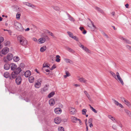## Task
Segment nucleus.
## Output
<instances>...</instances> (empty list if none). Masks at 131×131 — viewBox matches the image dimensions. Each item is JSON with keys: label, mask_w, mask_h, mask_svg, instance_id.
I'll list each match as a JSON object with an SVG mask.
<instances>
[{"label": "nucleus", "mask_w": 131, "mask_h": 131, "mask_svg": "<svg viewBox=\"0 0 131 131\" xmlns=\"http://www.w3.org/2000/svg\"><path fill=\"white\" fill-rule=\"evenodd\" d=\"M14 27L19 31H22L24 30V29L21 24L16 21H14Z\"/></svg>", "instance_id": "nucleus-1"}, {"label": "nucleus", "mask_w": 131, "mask_h": 131, "mask_svg": "<svg viewBox=\"0 0 131 131\" xmlns=\"http://www.w3.org/2000/svg\"><path fill=\"white\" fill-rule=\"evenodd\" d=\"M22 79L20 76L17 77L16 79L15 82L16 84L17 85H20Z\"/></svg>", "instance_id": "nucleus-2"}, {"label": "nucleus", "mask_w": 131, "mask_h": 131, "mask_svg": "<svg viewBox=\"0 0 131 131\" xmlns=\"http://www.w3.org/2000/svg\"><path fill=\"white\" fill-rule=\"evenodd\" d=\"M18 75L14 71L11 74L12 77L10 75V79L12 80L13 79L17 77Z\"/></svg>", "instance_id": "nucleus-3"}, {"label": "nucleus", "mask_w": 131, "mask_h": 131, "mask_svg": "<svg viewBox=\"0 0 131 131\" xmlns=\"http://www.w3.org/2000/svg\"><path fill=\"white\" fill-rule=\"evenodd\" d=\"M9 49L7 47H5L3 48L1 52L2 54L5 55L9 51Z\"/></svg>", "instance_id": "nucleus-4"}, {"label": "nucleus", "mask_w": 131, "mask_h": 131, "mask_svg": "<svg viewBox=\"0 0 131 131\" xmlns=\"http://www.w3.org/2000/svg\"><path fill=\"white\" fill-rule=\"evenodd\" d=\"M68 109L70 114H75L76 109H75L74 108L72 107H69L68 108Z\"/></svg>", "instance_id": "nucleus-5"}, {"label": "nucleus", "mask_w": 131, "mask_h": 131, "mask_svg": "<svg viewBox=\"0 0 131 131\" xmlns=\"http://www.w3.org/2000/svg\"><path fill=\"white\" fill-rule=\"evenodd\" d=\"M54 111L55 113L57 114H60L62 112V110L60 108H55Z\"/></svg>", "instance_id": "nucleus-6"}, {"label": "nucleus", "mask_w": 131, "mask_h": 131, "mask_svg": "<svg viewBox=\"0 0 131 131\" xmlns=\"http://www.w3.org/2000/svg\"><path fill=\"white\" fill-rule=\"evenodd\" d=\"M23 3L24 5L29 7H31L33 9H34L35 7V6L34 5L27 2H23Z\"/></svg>", "instance_id": "nucleus-7"}, {"label": "nucleus", "mask_w": 131, "mask_h": 131, "mask_svg": "<svg viewBox=\"0 0 131 131\" xmlns=\"http://www.w3.org/2000/svg\"><path fill=\"white\" fill-rule=\"evenodd\" d=\"M38 81H39V82H38L36 83L35 85V86L37 88H38L40 87L41 83L42 82L41 79H40Z\"/></svg>", "instance_id": "nucleus-8"}, {"label": "nucleus", "mask_w": 131, "mask_h": 131, "mask_svg": "<svg viewBox=\"0 0 131 131\" xmlns=\"http://www.w3.org/2000/svg\"><path fill=\"white\" fill-rule=\"evenodd\" d=\"M10 65L11 69L12 70L14 71L17 68V65L15 63H11Z\"/></svg>", "instance_id": "nucleus-9"}, {"label": "nucleus", "mask_w": 131, "mask_h": 131, "mask_svg": "<svg viewBox=\"0 0 131 131\" xmlns=\"http://www.w3.org/2000/svg\"><path fill=\"white\" fill-rule=\"evenodd\" d=\"M25 38L22 35H19L17 37V39L19 42H21L22 41V40H24V39Z\"/></svg>", "instance_id": "nucleus-10"}, {"label": "nucleus", "mask_w": 131, "mask_h": 131, "mask_svg": "<svg viewBox=\"0 0 131 131\" xmlns=\"http://www.w3.org/2000/svg\"><path fill=\"white\" fill-rule=\"evenodd\" d=\"M49 85H46L44 87L41 89V92L43 93V92L46 91L48 89V86Z\"/></svg>", "instance_id": "nucleus-11"}, {"label": "nucleus", "mask_w": 131, "mask_h": 131, "mask_svg": "<svg viewBox=\"0 0 131 131\" xmlns=\"http://www.w3.org/2000/svg\"><path fill=\"white\" fill-rule=\"evenodd\" d=\"M119 38L120 39H121V40H124L125 42L126 43L129 44H130L131 43V42L130 41H129L128 40L126 39L125 38L122 37H119Z\"/></svg>", "instance_id": "nucleus-12"}, {"label": "nucleus", "mask_w": 131, "mask_h": 131, "mask_svg": "<svg viewBox=\"0 0 131 131\" xmlns=\"http://www.w3.org/2000/svg\"><path fill=\"white\" fill-rule=\"evenodd\" d=\"M31 73V72L29 70H27L25 73L24 75L26 77L28 78L30 76Z\"/></svg>", "instance_id": "nucleus-13"}, {"label": "nucleus", "mask_w": 131, "mask_h": 131, "mask_svg": "<svg viewBox=\"0 0 131 131\" xmlns=\"http://www.w3.org/2000/svg\"><path fill=\"white\" fill-rule=\"evenodd\" d=\"M20 43L22 46H26L27 43V41L26 40V38L22 40L21 42H19Z\"/></svg>", "instance_id": "nucleus-14"}, {"label": "nucleus", "mask_w": 131, "mask_h": 131, "mask_svg": "<svg viewBox=\"0 0 131 131\" xmlns=\"http://www.w3.org/2000/svg\"><path fill=\"white\" fill-rule=\"evenodd\" d=\"M13 57V56L12 54H8L7 56V59L8 60L10 61L12 59Z\"/></svg>", "instance_id": "nucleus-15"}, {"label": "nucleus", "mask_w": 131, "mask_h": 131, "mask_svg": "<svg viewBox=\"0 0 131 131\" xmlns=\"http://www.w3.org/2000/svg\"><path fill=\"white\" fill-rule=\"evenodd\" d=\"M61 121V119L59 117H57L54 119V122L56 124H59Z\"/></svg>", "instance_id": "nucleus-16"}, {"label": "nucleus", "mask_w": 131, "mask_h": 131, "mask_svg": "<svg viewBox=\"0 0 131 131\" xmlns=\"http://www.w3.org/2000/svg\"><path fill=\"white\" fill-rule=\"evenodd\" d=\"M66 13L67 15L68 19L70 21H75L74 19L67 12H66Z\"/></svg>", "instance_id": "nucleus-17"}, {"label": "nucleus", "mask_w": 131, "mask_h": 131, "mask_svg": "<svg viewBox=\"0 0 131 131\" xmlns=\"http://www.w3.org/2000/svg\"><path fill=\"white\" fill-rule=\"evenodd\" d=\"M10 65L8 63L5 64L4 66V68L6 70H9L10 67Z\"/></svg>", "instance_id": "nucleus-18"}, {"label": "nucleus", "mask_w": 131, "mask_h": 131, "mask_svg": "<svg viewBox=\"0 0 131 131\" xmlns=\"http://www.w3.org/2000/svg\"><path fill=\"white\" fill-rule=\"evenodd\" d=\"M16 69L14 71L16 73L18 74L21 71V69L20 67H18L16 68Z\"/></svg>", "instance_id": "nucleus-19"}, {"label": "nucleus", "mask_w": 131, "mask_h": 131, "mask_svg": "<svg viewBox=\"0 0 131 131\" xmlns=\"http://www.w3.org/2000/svg\"><path fill=\"white\" fill-rule=\"evenodd\" d=\"M114 103L117 106H119L120 107L122 108H123V106L122 105L119 103L118 101L115 100H114Z\"/></svg>", "instance_id": "nucleus-20"}, {"label": "nucleus", "mask_w": 131, "mask_h": 131, "mask_svg": "<svg viewBox=\"0 0 131 131\" xmlns=\"http://www.w3.org/2000/svg\"><path fill=\"white\" fill-rule=\"evenodd\" d=\"M49 102L50 105L51 106L53 105L55 103L54 100V99H50L49 101Z\"/></svg>", "instance_id": "nucleus-21"}, {"label": "nucleus", "mask_w": 131, "mask_h": 131, "mask_svg": "<svg viewBox=\"0 0 131 131\" xmlns=\"http://www.w3.org/2000/svg\"><path fill=\"white\" fill-rule=\"evenodd\" d=\"M4 76L5 78H9L10 79V75L9 73L8 72H5L4 74Z\"/></svg>", "instance_id": "nucleus-22"}, {"label": "nucleus", "mask_w": 131, "mask_h": 131, "mask_svg": "<svg viewBox=\"0 0 131 131\" xmlns=\"http://www.w3.org/2000/svg\"><path fill=\"white\" fill-rule=\"evenodd\" d=\"M38 41L39 42V43H42L45 42V39L43 38H41L38 40Z\"/></svg>", "instance_id": "nucleus-23"}, {"label": "nucleus", "mask_w": 131, "mask_h": 131, "mask_svg": "<svg viewBox=\"0 0 131 131\" xmlns=\"http://www.w3.org/2000/svg\"><path fill=\"white\" fill-rule=\"evenodd\" d=\"M72 121L73 122L76 123L78 121V119L75 117H71Z\"/></svg>", "instance_id": "nucleus-24"}, {"label": "nucleus", "mask_w": 131, "mask_h": 131, "mask_svg": "<svg viewBox=\"0 0 131 131\" xmlns=\"http://www.w3.org/2000/svg\"><path fill=\"white\" fill-rule=\"evenodd\" d=\"M64 60L66 63H73V62L69 59L64 58Z\"/></svg>", "instance_id": "nucleus-25"}, {"label": "nucleus", "mask_w": 131, "mask_h": 131, "mask_svg": "<svg viewBox=\"0 0 131 131\" xmlns=\"http://www.w3.org/2000/svg\"><path fill=\"white\" fill-rule=\"evenodd\" d=\"M13 58L14 60L16 62H17L20 59L19 57L17 56H15Z\"/></svg>", "instance_id": "nucleus-26"}, {"label": "nucleus", "mask_w": 131, "mask_h": 131, "mask_svg": "<svg viewBox=\"0 0 131 131\" xmlns=\"http://www.w3.org/2000/svg\"><path fill=\"white\" fill-rule=\"evenodd\" d=\"M34 78L32 76L30 77L29 78V81L30 83H32L34 81Z\"/></svg>", "instance_id": "nucleus-27"}, {"label": "nucleus", "mask_w": 131, "mask_h": 131, "mask_svg": "<svg viewBox=\"0 0 131 131\" xmlns=\"http://www.w3.org/2000/svg\"><path fill=\"white\" fill-rule=\"evenodd\" d=\"M46 49V47L45 46H44L40 48V50L41 52H43L45 51Z\"/></svg>", "instance_id": "nucleus-28"}, {"label": "nucleus", "mask_w": 131, "mask_h": 131, "mask_svg": "<svg viewBox=\"0 0 131 131\" xmlns=\"http://www.w3.org/2000/svg\"><path fill=\"white\" fill-rule=\"evenodd\" d=\"M66 49L68 50L69 52H71L74 53L75 52L72 49L68 47H66Z\"/></svg>", "instance_id": "nucleus-29"}, {"label": "nucleus", "mask_w": 131, "mask_h": 131, "mask_svg": "<svg viewBox=\"0 0 131 131\" xmlns=\"http://www.w3.org/2000/svg\"><path fill=\"white\" fill-rule=\"evenodd\" d=\"M55 93L54 92H52L50 93L48 95V97L50 98L52 97L54 94Z\"/></svg>", "instance_id": "nucleus-30"}, {"label": "nucleus", "mask_w": 131, "mask_h": 131, "mask_svg": "<svg viewBox=\"0 0 131 131\" xmlns=\"http://www.w3.org/2000/svg\"><path fill=\"white\" fill-rule=\"evenodd\" d=\"M79 80L81 82L85 83L86 81V80L84 78H82L79 79Z\"/></svg>", "instance_id": "nucleus-31"}, {"label": "nucleus", "mask_w": 131, "mask_h": 131, "mask_svg": "<svg viewBox=\"0 0 131 131\" xmlns=\"http://www.w3.org/2000/svg\"><path fill=\"white\" fill-rule=\"evenodd\" d=\"M84 93L85 94L86 96L88 98L89 100H90V95L88 93L87 91H84Z\"/></svg>", "instance_id": "nucleus-32"}, {"label": "nucleus", "mask_w": 131, "mask_h": 131, "mask_svg": "<svg viewBox=\"0 0 131 131\" xmlns=\"http://www.w3.org/2000/svg\"><path fill=\"white\" fill-rule=\"evenodd\" d=\"M125 113L127 114L129 116H131V113L129 110H125Z\"/></svg>", "instance_id": "nucleus-33"}, {"label": "nucleus", "mask_w": 131, "mask_h": 131, "mask_svg": "<svg viewBox=\"0 0 131 131\" xmlns=\"http://www.w3.org/2000/svg\"><path fill=\"white\" fill-rule=\"evenodd\" d=\"M56 61L57 62H59L60 61V59H59L60 56L59 55H57L56 56Z\"/></svg>", "instance_id": "nucleus-34"}, {"label": "nucleus", "mask_w": 131, "mask_h": 131, "mask_svg": "<svg viewBox=\"0 0 131 131\" xmlns=\"http://www.w3.org/2000/svg\"><path fill=\"white\" fill-rule=\"evenodd\" d=\"M124 103L128 107H130L131 106V104L127 100H126V102H124Z\"/></svg>", "instance_id": "nucleus-35"}, {"label": "nucleus", "mask_w": 131, "mask_h": 131, "mask_svg": "<svg viewBox=\"0 0 131 131\" xmlns=\"http://www.w3.org/2000/svg\"><path fill=\"white\" fill-rule=\"evenodd\" d=\"M96 9L98 11L102 13L103 12V11L100 8L97 7H95Z\"/></svg>", "instance_id": "nucleus-36"}, {"label": "nucleus", "mask_w": 131, "mask_h": 131, "mask_svg": "<svg viewBox=\"0 0 131 131\" xmlns=\"http://www.w3.org/2000/svg\"><path fill=\"white\" fill-rule=\"evenodd\" d=\"M89 106H90V108L91 109V110L93 112H94L95 113H97V111L94 109L92 107L91 105H89Z\"/></svg>", "instance_id": "nucleus-37"}, {"label": "nucleus", "mask_w": 131, "mask_h": 131, "mask_svg": "<svg viewBox=\"0 0 131 131\" xmlns=\"http://www.w3.org/2000/svg\"><path fill=\"white\" fill-rule=\"evenodd\" d=\"M67 33L68 34L69 37H71L72 38V37H73L74 36H73L72 33V32H71L70 31H68L67 32Z\"/></svg>", "instance_id": "nucleus-38"}, {"label": "nucleus", "mask_w": 131, "mask_h": 131, "mask_svg": "<svg viewBox=\"0 0 131 131\" xmlns=\"http://www.w3.org/2000/svg\"><path fill=\"white\" fill-rule=\"evenodd\" d=\"M110 73L117 80V78L116 77V74L114 73V72H112V71H110Z\"/></svg>", "instance_id": "nucleus-39"}, {"label": "nucleus", "mask_w": 131, "mask_h": 131, "mask_svg": "<svg viewBox=\"0 0 131 131\" xmlns=\"http://www.w3.org/2000/svg\"><path fill=\"white\" fill-rule=\"evenodd\" d=\"M87 111L86 110V109H83L82 110V113L83 115H85Z\"/></svg>", "instance_id": "nucleus-40"}, {"label": "nucleus", "mask_w": 131, "mask_h": 131, "mask_svg": "<svg viewBox=\"0 0 131 131\" xmlns=\"http://www.w3.org/2000/svg\"><path fill=\"white\" fill-rule=\"evenodd\" d=\"M46 32H47L51 36L53 37H54V36L53 35V34L51 32H50L49 31L47 30H46Z\"/></svg>", "instance_id": "nucleus-41"}, {"label": "nucleus", "mask_w": 131, "mask_h": 131, "mask_svg": "<svg viewBox=\"0 0 131 131\" xmlns=\"http://www.w3.org/2000/svg\"><path fill=\"white\" fill-rule=\"evenodd\" d=\"M83 49L88 53H90V50L86 47H84V48Z\"/></svg>", "instance_id": "nucleus-42"}, {"label": "nucleus", "mask_w": 131, "mask_h": 131, "mask_svg": "<svg viewBox=\"0 0 131 131\" xmlns=\"http://www.w3.org/2000/svg\"><path fill=\"white\" fill-rule=\"evenodd\" d=\"M58 129L59 131H64V128L61 127H59Z\"/></svg>", "instance_id": "nucleus-43"}, {"label": "nucleus", "mask_w": 131, "mask_h": 131, "mask_svg": "<svg viewBox=\"0 0 131 131\" xmlns=\"http://www.w3.org/2000/svg\"><path fill=\"white\" fill-rule=\"evenodd\" d=\"M20 14H19L17 13L16 15V18L18 19H20Z\"/></svg>", "instance_id": "nucleus-44"}, {"label": "nucleus", "mask_w": 131, "mask_h": 131, "mask_svg": "<svg viewBox=\"0 0 131 131\" xmlns=\"http://www.w3.org/2000/svg\"><path fill=\"white\" fill-rule=\"evenodd\" d=\"M4 40V38L3 37H0V43L1 44V43Z\"/></svg>", "instance_id": "nucleus-45"}, {"label": "nucleus", "mask_w": 131, "mask_h": 131, "mask_svg": "<svg viewBox=\"0 0 131 131\" xmlns=\"http://www.w3.org/2000/svg\"><path fill=\"white\" fill-rule=\"evenodd\" d=\"M53 8L54 10H58L59 9V8L57 6H53Z\"/></svg>", "instance_id": "nucleus-46"}, {"label": "nucleus", "mask_w": 131, "mask_h": 131, "mask_svg": "<svg viewBox=\"0 0 131 131\" xmlns=\"http://www.w3.org/2000/svg\"><path fill=\"white\" fill-rule=\"evenodd\" d=\"M118 80L120 82H121V84L123 85H124V82H123V80L121 78H119V79H118Z\"/></svg>", "instance_id": "nucleus-47"}, {"label": "nucleus", "mask_w": 131, "mask_h": 131, "mask_svg": "<svg viewBox=\"0 0 131 131\" xmlns=\"http://www.w3.org/2000/svg\"><path fill=\"white\" fill-rule=\"evenodd\" d=\"M72 38L77 41H79L78 39L75 36H74Z\"/></svg>", "instance_id": "nucleus-48"}, {"label": "nucleus", "mask_w": 131, "mask_h": 131, "mask_svg": "<svg viewBox=\"0 0 131 131\" xmlns=\"http://www.w3.org/2000/svg\"><path fill=\"white\" fill-rule=\"evenodd\" d=\"M10 44V42L8 41H7L5 43V46H8Z\"/></svg>", "instance_id": "nucleus-49"}, {"label": "nucleus", "mask_w": 131, "mask_h": 131, "mask_svg": "<svg viewBox=\"0 0 131 131\" xmlns=\"http://www.w3.org/2000/svg\"><path fill=\"white\" fill-rule=\"evenodd\" d=\"M120 98L121 100L124 102H126V100L125 99V98H124V97H120Z\"/></svg>", "instance_id": "nucleus-50"}, {"label": "nucleus", "mask_w": 131, "mask_h": 131, "mask_svg": "<svg viewBox=\"0 0 131 131\" xmlns=\"http://www.w3.org/2000/svg\"><path fill=\"white\" fill-rule=\"evenodd\" d=\"M112 128L114 130H117V127L116 126V125H113L112 126Z\"/></svg>", "instance_id": "nucleus-51"}, {"label": "nucleus", "mask_w": 131, "mask_h": 131, "mask_svg": "<svg viewBox=\"0 0 131 131\" xmlns=\"http://www.w3.org/2000/svg\"><path fill=\"white\" fill-rule=\"evenodd\" d=\"M47 67L48 68H50L49 66H48V65L46 63H44L43 65V67L45 68V67Z\"/></svg>", "instance_id": "nucleus-52"}, {"label": "nucleus", "mask_w": 131, "mask_h": 131, "mask_svg": "<svg viewBox=\"0 0 131 131\" xmlns=\"http://www.w3.org/2000/svg\"><path fill=\"white\" fill-rule=\"evenodd\" d=\"M56 66L55 65H54V64L52 66V67L50 69V70H52L54 69L55 68H56Z\"/></svg>", "instance_id": "nucleus-53"}, {"label": "nucleus", "mask_w": 131, "mask_h": 131, "mask_svg": "<svg viewBox=\"0 0 131 131\" xmlns=\"http://www.w3.org/2000/svg\"><path fill=\"white\" fill-rule=\"evenodd\" d=\"M126 48L128 49L129 50L131 49V47L128 45H127L126 46Z\"/></svg>", "instance_id": "nucleus-54"}, {"label": "nucleus", "mask_w": 131, "mask_h": 131, "mask_svg": "<svg viewBox=\"0 0 131 131\" xmlns=\"http://www.w3.org/2000/svg\"><path fill=\"white\" fill-rule=\"evenodd\" d=\"M79 46L80 47H81L83 49L84 48V46L82 45L81 43H80V45H79Z\"/></svg>", "instance_id": "nucleus-55"}, {"label": "nucleus", "mask_w": 131, "mask_h": 131, "mask_svg": "<svg viewBox=\"0 0 131 131\" xmlns=\"http://www.w3.org/2000/svg\"><path fill=\"white\" fill-rule=\"evenodd\" d=\"M92 118H90L89 120V123L90 124L92 123Z\"/></svg>", "instance_id": "nucleus-56"}, {"label": "nucleus", "mask_w": 131, "mask_h": 131, "mask_svg": "<svg viewBox=\"0 0 131 131\" xmlns=\"http://www.w3.org/2000/svg\"><path fill=\"white\" fill-rule=\"evenodd\" d=\"M79 29L82 31L84 29V28L83 27H79Z\"/></svg>", "instance_id": "nucleus-57"}, {"label": "nucleus", "mask_w": 131, "mask_h": 131, "mask_svg": "<svg viewBox=\"0 0 131 131\" xmlns=\"http://www.w3.org/2000/svg\"><path fill=\"white\" fill-rule=\"evenodd\" d=\"M66 74L67 76L69 77L70 76V74L68 72H66Z\"/></svg>", "instance_id": "nucleus-58"}, {"label": "nucleus", "mask_w": 131, "mask_h": 131, "mask_svg": "<svg viewBox=\"0 0 131 131\" xmlns=\"http://www.w3.org/2000/svg\"><path fill=\"white\" fill-rule=\"evenodd\" d=\"M108 118L111 119V120L113 118V117L111 115H109L108 116Z\"/></svg>", "instance_id": "nucleus-59"}, {"label": "nucleus", "mask_w": 131, "mask_h": 131, "mask_svg": "<svg viewBox=\"0 0 131 131\" xmlns=\"http://www.w3.org/2000/svg\"><path fill=\"white\" fill-rule=\"evenodd\" d=\"M103 35H104V36H105L107 38H108V36H107V35L105 33H104Z\"/></svg>", "instance_id": "nucleus-60"}, {"label": "nucleus", "mask_w": 131, "mask_h": 131, "mask_svg": "<svg viewBox=\"0 0 131 131\" xmlns=\"http://www.w3.org/2000/svg\"><path fill=\"white\" fill-rule=\"evenodd\" d=\"M86 31L84 29L83 30V32L82 33L84 34H85L86 33Z\"/></svg>", "instance_id": "nucleus-61"}, {"label": "nucleus", "mask_w": 131, "mask_h": 131, "mask_svg": "<svg viewBox=\"0 0 131 131\" xmlns=\"http://www.w3.org/2000/svg\"><path fill=\"white\" fill-rule=\"evenodd\" d=\"M91 23L92 25L93 26L94 28H96V27H95V26L94 25V24L93 22L92 21H91Z\"/></svg>", "instance_id": "nucleus-62"}, {"label": "nucleus", "mask_w": 131, "mask_h": 131, "mask_svg": "<svg viewBox=\"0 0 131 131\" xmlns=\"http://www.w3.org/2000/svg\"><path fill=\"white\" fill-rule=\"evenodd\" d=\"M20 66L21 67V68H22L23 66H24V64L23 63H21L20 64Z\"/></svg>", "instance_id": "nucleus-63"}, {"label": "nucleus", "mask_w": 131, "mask_h": 131, "mask_svg": "<svg viewBox=\"0 0 131 131\" xmlns=\"http://www.w3.org/2000/svg\"><path fill=\"white\" fill-rule=\"evenodd\" d=\"M30 30V29L29 28H27L25 30L26 31H28L29 30Z\"/></svg>", "instance_id": "nucleus-64"}]
</instances>
